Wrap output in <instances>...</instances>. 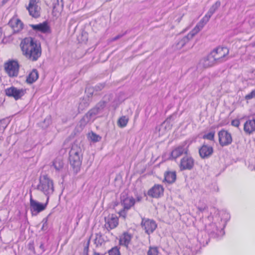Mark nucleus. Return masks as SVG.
I'll return each instance as SVG.
<instances>
[{
	"mask_svg": "<svg viewBox=\"0 0 255 255\" xmlns=\"http://www.w3.org/2000/svg\"><path fill=\"white\" fill-rule=\"evenodd\" d=\"M109 255H120L119 249L117 247H115L109 251Z\"/></svg>",
	"mask_w": 255,
	"mask_h": 255,
	"instance_id": "f704fd0d",
	"label": "nucleus"
},
{
	"mask_svg": "<svg viewBox=\"0 0 255 255\" xmlns=\"http://www.w3.org/2000/svg\"><path fill=\"white\" fill-rule=\"evenodd\" d=\"M173 152H174V150H173L172 152H171V156L173 158H174V157L173 156Z\"/></svg>",
	"mask_w": 255,
	"mask_h": 255,
	"instance_id": "3c124183",
	"label": "nucleus"
},
{
	"mask_svg": "<svg viewBox=\"0 0 255 255\" xmlns=\"http://www.w3.org/2000/svg\"><path fill=\"white\" fill-rule=\"evenodd\" d=\"M20 47L23 55L31 61H35L41 56L40 43L32 37H27L22 40Z\"/></svg>",
	"mask_w": 255,
	"mask_h": 255,
	"instance_id": "f03ea898",
	"label": "nucleus"
},
{
	"mask_svg": "<svg viewBox=\"0 0 255 255\" xmlns=\"http://www.w3.org/2000/svg\"><path fill=\"white\" fill-rule=\"evenodd\" d=\"M64 3L63 0H54L53 2V8L54 10L62 9Z\"/></svg>",
	"mask_w": 255,
	"mask_h": 255,
	"instance_id": "2f4dec72",
	"label": "nucleus"
},
{
	"mask_svg": "<svg viewBox=\"0 0 255 255\" xmlns=\"http://www.w3.org/2000/svg\"><path fill=\"white\" fill-rule=\"evenodd\" d=\"M83 156H69V160L70 164L72 166L75 173H78L81 168Z\"/></svg>",
	"mask_w": 255,
	"mask_h": 255,
	"instance_id": "2eb2a0df",
	"label": "nucleus"
},
{
	"mask_svg": "<svg viewBox=\"0 0 255 255\" xmlns=\"http://www.w3.org/2000/svg\"><path fill=\"white\" fill-rule=\"evenodd\" d=\"M197 208L198 210L197 214L200 215V213H202L208 210V206L205 203L200 201L198 204L196 205Z\"/></svg>",
	"mask_w": 255,
	"mask_h": 255,
	"instance_id": "473e14b6",
	"label": "nucleus"
},
{
	"mask_svg": "<svg viewBox=\"0 0 255 255\" xmlns=\"http://www.w3.org/2000/svg\"><path fill=\"white\" fill-rule=\"evenodd\" d=\"M93 91V89L91 88L86 89V92L89 94V95H88V98H84L81 100L78 106L79 111H83L89 106L90 103L89 98L90 96H92Z\"/></svg>",
	"mask_w": 255,
	"mask_h": 255,
	"instance_id": "aec40b11",
	"label": "nucleus"
},
{
	"mask_svg": "<svg viewBox=\"0 0 255 255\" xmlns=\"http://www.w3.org/2000/svg\"><path fill=\"white\" fill-rule=\"evenodd\" d=\"M141 225L145 233L148 235L152 233L157 227V225L154 221L145 218L142 219Z\"/></svg>",
	"mask_w": 255,
	"mask_h": 255,
	"instance_id": "f8f14e48",
	"label": "nucleus"
},
{
	"mask_svg": "<svg viewBox=\"0 0 255 255\" xmlns=\"http://www.w3.org/2000/svg\"><path fill=\"white\" fill-rule=\"evenodd\" d=\"M38 78V71L36 69H33L29 74L26 79V82L28 83L32 84Z\"/></svg>",
	"mask_w": 255,
	"mask_h": 255,
	"instance_id": "bb28decb",
	"label": "nucleus"
},
{
	"mask_svg": "<svg viewBox=\"0 0 255 255\" xmlns=\"http://www.w3.org/2000/svg\"><path fill=\"white\" fill-rule=\"evenodd\" d=\"M47 220L46 219H44L42 221L43 223V226L42 227V230H44V227L45 226V225L47 224Z\"/></svg>",
	"mask_w": 255,
	"mask_h": 255,
	"instance_id": "c03bdc74",
	"label": "nucleus"
},
{
	"mask_svg": "<svg viewBox=\"0 0 255 255\" xmlns=\"http://www.w3.org/2000/svg\"><path fill=\"white\" fill-rule=\"evenodd\" d=\"M5 69L10 77L17 76L19 71V65L16 61H11L5 65Z\"/></svg>",
	"mask_w": 255,
	"mask_h": 255,
	"instance_id": "9d476101",
	"label": "nucleus"
},
{
	"mask_svg": "<svg viewBox=\"0 0 255 255\" xmlns=\"http://www.w3.org/2000/svg\"><path fill=\"white\" fill-rule=\"evenodd\" d=\"M2 35V30L1 29H0V38L1 37Z\"/></svg>",
	"mask_w": 255,
	"mask_h": 255,
	"instance_id": "8fccbe9b",
	"label": "nucleus"
},
{
	"mask_svg": "<svg viewBox=\"0 0 255 255\" xmlns=\"http://www.w3.org/2000/svg\"><path fill=\"white\" fill-rule=\"evenodd\" d=\"M30 27L33 30L43 33H50L51 32L50 28L46 21L38 24H31Z\"/></svg>",
	"mask_w": 255,
	"mask_h": 255,
	"instance_id": "412c9836",
	"label": "nucleus"
},
{
	"mask_svg": "<svg viewBox=\"0 0 255 255\" xmlns=\"http://www.w3.org/2000/svg\"><path fill=\"white\" fill-rule=\"evenodd\" d=\"M40 248L42 249H43V248H44V246H43V244H41L40 246Z\"/></svg>",
	"mask_w": 255,
	"mask_h": 255,
	"instance_id": "de8ad7c7",
	"label": "nucleus"
},
{
	"mask_svg": "<svg viewBox=\"0 0 255 255\" xmlns=\"http://www.w3.org/2000/svg\"><path fill=\"white\" fill-rule=\"evenodd\" d=\"M93 255H104V254H101L99 253L95 252Z\"/></svg>",
	"mask_w": 255,
	"mask_h": 255,
	"instance_id": "a18cd8bd",
	"label": "nucleus"
},
{
	"mask_svg": "<svg viewBox=\"0 0 255 255\" xmlns=\"http://www.w3.org/2000/svg\"><path fill=\"white\" fill-rule=\"evenodd\" d=\"M128 121V119L127 117L122 116L118 121V126L121 128H123L127 125Z\"/></svg>",
	"mask_w": 255,
	"mask_h": 255,
	"instance_id": "c756f323",
	"label": "nucleus"
},
{
	"mask_svg": "<svg viewBox=\"0 0 255 255\" xmlns=\"http://www.w3.org/2000/svg\"><path fill=\"white\" fill-rule=\"evenodd\" d=\"M174 120V116H170L162 124L156 127V131L158 132L159 136L163 135L166 130H169L171 128V127L175 124Z\"/></svg>",
	"mask_w": 255,
	"mask_h": 255,
	"instance_id": "423d86ee",
	"label": "nucleus"
},
{
	"mask_svg": "<svg viewBox=\"0 0 255 255\" xmlns=\"http://www.w3.org/2000/svg\"><path fill=\"white\" fill-rule=\"evenodd\" d=\"M213 148L211 146L203 144L199 149V153L200 157L203 158H208L210 157L213 153Z\"/></svg>",
	"mask_w": 255,
	"mask_h": 255,
	"instance_id": "6ab92c4d",
	"label": "nucleus"
},
{
	"mask_svg": "<svg viewBox=\"0 0 255 255\" xmlns=\"http://www.w3.org/2000/svg\"><path fill=\"white\" fill-rule=\"evenodd\" d=\"M188 148L185 145L182 146H178L176 148V158L183 153L187 155Z\"/></svg>",
	"mask_w": 255,
	"mask_h": 255,
	"instance_id": "7c9ffc66",
	"label": "nucleus"
},
{
	"mask_svg": "<svg viewBox=\"0 0 255 255\" xmlns=\"http://www.w3.org/2000/svg\"><path fill=\"white\" fill-rule=\"evenodd\" d=\"M125 33H124L123 34H118L117 36L113 38L112 41H115V40H117L120 39V38L122 37L125 35Z\"/></svg>",
	"mask_w": 255,
	"mask_h": 255,
	"instance_id": "37998d69",
	"label": "nucleus"
},
{
	"mask_svg": "<svg viewBox=\"0 0 255 255\" xmlns=\"http://www.w3.org/2000/svg\"><path fill=\"white\" fill-rule=\"evenodd\" d=\"M131 238L132 236L130 234L126 232L123 233L120 239V244L122 246L128 247L131 241Z\"/></svg>",
	"mask_w": 255,
	"mask_h": 255,
	"instance_id": "393cba45",
	"label": "nucleus"
},
{
	"mask_svg": "<svg viewBox=\"0 0 255 255\" xmlns=\"http://www.w3.org/2000/svg\"><path fill=\"white\" fill-rule=\"evenodd\" d=\"M37 189L42 192L47 197L54 192L53 182L47 175H42L39 177V183Z\"/></svg>",
	"mask_w": 255,
	"mask_h": 255,
	"instance_id": "7ed1b4c3",
	"label": "nucleus"
},
{
	"mask_svg": "<svg viewBox=\"0 0 255 255\" xmlns=\"http://www.w3.org/2000/svg\"><path fill=\"white\" fill-rule=\"evenodd\" d=\"M251 46L253 47H255V42L252 43L251 44Z\"/></svg>",
	"mask_w": 255,
	"mask_h": 255,
	"instance_id": "49530a36",
	"label": "nucleus"
},
{
	"mask_svg": "<svg viewBox=\"0 0 255 255\" xmlns=\"http://www.w3.org/2000/svg\"><path fill=\"white\" fill-rule=\"evenodd\" d=\"M8 25L11 27L13 33L19 32L23 28V23L17 18H12L8 22Z\"/></svg>",
	"mask_w": 255,
	"mask_h": 255,
	"instance_id": "4be33fe9",
	"label": "nucleus"
},
{
	"mask_svg": "<svg viewBox=\"0 0 255 255\" xmlns=\"http://www.w3.org/2000/svg\"><path fill=\"white\" fill-rule=\"evenodd\" d=\"M194 165V159L190 156L185 155V156L181 158L179 164V167L181 171L191 170Z\"/></svg>",
	"mask_w": 255,
	"mask_h": 255,
	"instance_id": "6e6552de",
	"label": "nucleus"
},
{
	"mask_svg": "<svg viewBox=\"0 0 255 255\" xmlns=\"http://www.w3.org/2000/svg\"><path fill=\"white\" fill-rule=\"evenodd\" d=\"M83 156L82 148L77 144L72 145L69 151V156Z\"/></svg>",
	"mask_w": 255,
	"mask_h": 255,
	"instance_id": "b1692460",
	"label": "nucleus"
},
{
	"mask_svg": "<svg viewBox=\"0 0 255 255\" xmlns=\"http://www.w3.org/2000/svg\"><path fill=\"white\" fill-rule=\"evenodd\" d=\"M219 141L222 146H226L232 142V137L230 133L227 130L222 129L218 132Z\"/></svg>",
	"mask_w": 255,
	"mask_h": 255,
	"instance_id": "1a4fd4ad",
	"label": "nucleus"
},
{
	"mask_svg": "<svg viewBox=\"0 0 255 255\" xmlns=\"http://www.w3.org/2000/svg\"><path fill=\"white\" fill-rule=\"evenodd\" d=\"M100 111L95 107L90 110L81 120L80 123V125L85 126L91 119L100 113Z\"/></svg>",
	"mask_w": 255,
	"mask_h": 255,
	"instance_id": "a211bd4d",
	"label": "nucleus"
},
{
	"mask_svg": "<svg viewBox=\"0 0 255 255\" xmlns=\"http://www.w3.org/2000/svg\"><path fill=\"white\" fill-rule=\"evenodd\" d=\"M103 242V240L102 239V236L100 235L97 234L96 236V238L95 239V243L98 245H101Z\"/></svg>",
	"mask_w": 255,
	"mask_h": 255,
	"instance_id": "4c0bfd02",
	"label": "nucleus"
},
{
	"mask_svg": "<svg viewBox=\"0 0 255 255\" xmlns=\"http://www.w3.org/2000/svg\"><path fill=\"white\" fill-rule=\"evenodd\" d=\"M164 189L162 185L156 184L147 192V195L152 198H159L163 194Z\"/></svg>",
	"mask_w": 255,
	"mask_h": 255,
	"instance_id": "dca6fc26",
	"label": "nucleus"
},
{
	"mask_svg": "<svg viewBox=\"0 0 255 255\" xmlns=\"http://www.w3.org/2000/svg\"><path fill=\"white\" fill-rule=\"evenodd\" d=\"M105 220L106 222L105 226L108 231L116 228L118 225L119 220L115 215H109L107 217H105Z\"/></svg>",
	"mask_w": 255,
	"mask_h": 255,
	"instance_id": "4468645a",
	"label": "nucleus"
},
{
	"mask_svg": "<svg viewBox=\"0 0 255 255\" xmlns=\"http://www.w3.org/2000/svg\"><path fill=\"white\" fill-rule=\"evenodd\" d=\"M244 130L246 133L249 134H251L255 131V117L252 120L247 121L245 123Z\"/></svg>",
	"mask_w": 255,
	"mask_h": 255,
	"instance_id": "5701e85b",
	"label": "nucleus"
},
{
	"mask_svg": "<svg viewBox=\"0 0 255 255\" xmlns=\"http://www.w3.org/2000/svg\"><path fill=\"white\" fill-rule=\"evenodd\" d=\"M215 132H210L207 134H204L203 136L204 139H207L210 140H214Z\"/></svg>",
	"mask_w": 255,
	"mask_h": 255,
	"instance_id": "e433bc0d",
	"label": "nucleus"
},
{
	"mask_svg": "<svg viewBox=\"0 0 255 255\" xmlns=\"http://www.w3.org/2000/svg\"><path fill=\"white\" fill-rule=\"evenodd\" d=\"M240 124V122L239 120L235 119L232 121L231 125L235 127H239Z\"/></svg>",
	"mask_w": 255,
	"mask_h": 255,
	"instance_id": "a19ab883",
	"label": "nucleus"
},
{
	"mask_svg": "<svg viewBox=\"0 0 255 255\" xmlns=\"http://www.w3.org/2000/svg\"><path fill=\"white\" fill-rule=\"evenodd\" d=\"M229 52V49L227 47H219L214 49L211 53L216 63L219 64L226 60V56L228 55Z\"/></svg>",
	"mask_w": 255,
	"mask_h": 255,
	"instance_id": "20e7f679",
	"label": "nucleus"
},
{
	"mask_svg": "<svg viewBox=\"0 0 255 255\" xmlns=\"http://www.w3.org/2000/svg\"><path fill=\"white\" fill-rule=\"evenodd\" d=\"M175 180V171H166L164 173V181L168 183H172Z\"/></svg>",
	"mask_w": 255,
	"mask_h": 255,
	"instance_id": "a878e982",
	"label": "nucleus"
},
{
	"mask_svg": "<svg viewBox=\"0 0 255 255\" xmlns=\"http://www.w3.org/2000/svg\"><path fill=\"white\" fill-rule=\"evenodd\" d=\"M5 93L8 97H13L15 100L20 99L25 94V91L14 87H11L5 90Z\"/></svg>",
	"mask_w": 255,
	"mask_h": 255,
	"instance_id": "9b49d317",
	"label": "nucleus"
},
{
	"mask_svg": "<svg viewBox=\"0 0 255 255\" xmlns=\"http://www.w3.org/2000/svg\"><path fill=\"white\" fill-rule=\"evenodd\" d=\"M253 98H255V89L252 91L251 93L246 95L245 99L247 100H251Z\"/></svg>",
	"mask_w": 255,
	"mask_h": 255,
	"instance_id": "58836bf2",
	"label": "nucleus"
},
{
	"mask_svg": "<svg viewBox=\"0 0 255 255\" xmlns=\"http://www.w3.org/2000/svg\"><path fill=\"white\" fill-rule=\"evenodd\" d=\"M49 200V197L47 198L46 202L45 204H41L32 199L31 197L30 199V206L31 210L38 213L43 211L46 207Z\"/></svg>",
	"mask_w": 255,
	"mask_h": 255,
	"instance_id": "f3484780",
	"label": "nucleus"
},
{
	"mask_svg": "<svg viewBox=\"0 0 255 255\" xmlns=\"http://www.w3.org/2000/svg\"><path fill=\"white\" fill-rule=\"evenodd\" d=\"M90 138L91 140L94 141H98L101 138V137L99 135L96 134L94 132H92L90 135Z\"/></svg>",
	"mask_w": 255,
	"mask_h": 255,
	"instance_id": "ea45409f",
	"label": "nucleus"
},
{
	"mask_svg": "<svg viewBox=\"0 0 255 255\" xmlns=\"http://www.w3.org/2000/svg\"><path fill=\"white\" fill-rule=\"evenodd\" d=\"M53 165L57 170H59L63 167V162L61 158H56L53 162Z\"/></svg>",
	"mask_w": 255,
	"mask_h": 255,
	"instance_id": "c85d7f7f",
	"label": "nucleus"
},
{
	"mask_svg": "<svg viewBox=\"0 0 255 255\" xmlns=\"http://www.w3.org/2000/svg\"><path fill=\"white\" fill-rule=\"evenodd\" d=\"M221 3L220 1H216L210 8L208 12L202 18V19L197 24L195 27L187 35L184 36L182 38H178V42L176 45L179 48H181L184 45L191 39L197 33H198L209 21L210 17L213 13L220 7Z\"/></svg>",
	"mask_w": 255,
	"mask_h": 255,
	"instance_id": "f257e3e1",
	"label": "nucleus"
},
{
	"mask_svg": "<svg viewBox=\"0 0 255 255\" xmlns=\"http://www.w3.org/2000/svg\"><path fill=\"white\" fill-rule=\"evenodd\" d=\"M121 204L124 208L119 212L121 216L126 218L127 213L126 211L129 210L135 204V199L132 197H128L123 195L121 197Z\"/></svg>",
	"mask_w": 255,
	"mask_h": 255,
	"instance_id": "39448f33",
	"label": "nucleus"
},
{
	"mask_svg": "<svg viewBox=\"0 0 255 255\" xmlns=\"http://www.w3.org/2000/svg\"><path fill=\"white\" fill-rule=\"evenodd\" d=\"M137 200L138 201H140L141 200V197H137Z\"/></svg>",
	"mask_w": 255,
	"mask_h": 255,
	"instance_id": "09e8293b",
	"label": "nucleus"
},
{
	"mask_svg": "<svg viewBox=\"0 0 255 255\" xmlns=\"http://www.w3.org/2000/svg\"><path fill=\"white\" fill-rule=\"evenodd\" d=\"M158 250L156 247L150 246L147 251V255H158Z\"/></svg>",
	"mask_w": 255,
	"mask_h": 255,
	"instance_id": "72a5a7b5",
	"label": "nucleus"
},
{
	"mask_svg": "<svg viewBox=\"0 0 255 255\" xmlns=\"http://www.w3.org/2000/svg\"><path fill=\"white\" fill-rule=\"evenodd\" d=\"M207 230L210 236L212 237H216L219 235V230L215 223H212L209 225Z\"/></svg>",
	"mask_w": 255,
	"mask_h": 255,
	"instance_id": "cd10ccee",
	"label": "nucleus"
},
{
	"mask_svg": "<svg viewBox=\"0 0 255 255\" xmlns=\"http://www.w3.org/2000/svg\"><path fill=\"white\" fill-rule=\"evenodd\" d=\"M215 64L217 63L210 53L208 55L200 60L198 66L199 68L205 69L213 66Z\"/></svg>",
	"mask_w": 255,
	"mask_h": 255,
	"instance_id": "ddd939ff",
	"label": "nucleus"
},
{
	"mask_svg": "<svg viewBox=\"0 0 255 255\" xmlns=\"http://www.w3.org/2000/svg\"><path fill=\"white\" fill-rule=\"evenodd\" d=\"M29 14L34 18L38 17L40 15V7L37 0H29L28 5L26 7Z\"/></svg>",
	"mask_w": 255,
	"mask_h": 255,
	"instance_id": "0eeeda50",
	"label": "nucleus"
},
{
	"mask_svg": "<svg viewBox=\"0 0 255 255\" xmlns=\"http://www.w3.org/2000/svg\"><path fill=\"white\" fill-rule=\"evenodd\" d=\"M105 87V84H100L97 85L95 87V90L96 91H99L102 90Z\"/></svg>",
	"mask_w": 255,
	"mask_h": 255,
	"instance_id": "79ce46f5",
	"label": "nucleus"
},
{
	"mask_svg": "<svg viewBox=\"0 0 255 255\" xmlns=\"http://www.w3.org/2000/svg\"><path fill=\"white\" fill-rule=\"evenodd\" d=\"M106 105V102L100 101L96 105L95 107L100 111V112H101L105 107Z\"/></svg>",
	"mask_w": 255,
	"mask_h": 255,
	"instance_id": "c9c22d12",
	"label": "nucleus"
}]
</instances>
